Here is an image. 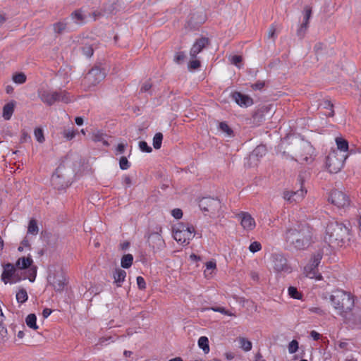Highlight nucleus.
<instances>
[{
    "label": "nucleus",
    "instance_id": "1",
    "mask_svg": "<svg viewBox=\"0 0 361 361\" xmlns=\"http://www.w3.org/2000/svg\"><path fill=\"white\" fill-rule=\"evenodd\" d=\"M312 229L307 224H297L286 231L287 243L297 250H303L311 243Z\"/></svg>",
    "mask_w": 361,
    "mask_h": 361
},
{
    "label": "nucleus",
    "instance_id": "2",
    "mask_svg": "<svg viewBox=\"0 0 361 361\" xmlns=\"http://www.w3.org/2000/svg\"><path fill=\"white\" fill-rule=\"evenodd\" d=\"M349 229L341 222L332 220L326 229L325 240L330 246L341 247L348 240Z\"/></svg>",
    "mask_w": 361,
    "mask_h": 361
},
{
    "label": "nucleus",
    "instance_id": "3",
    "mask_svg": "<svg viewBox=\"0 0 361 361\" xmlns=\"http://www.w3.org/2000/svg\"><path fill=\"white\" fill-rule=\"evenodd\" d=\"M330 301L338 314L345 317L354 307V300L351 295L345 291L337 290L330 295Z\"/></svg>",
    "mask_w": 361,
    "mask_h": 361
},
{
    "label": "nucleus",
    "instance_id": "4",
    "mask_svg": "<svg viewBox=\"0 0 361 361\" xmlns=\"http://www.w3.org/2000/svg\"><path fill=\"white\" fill-rule=\"evenodd\" d=\"M38 96L43 103L49 106H51L56 102L59 101L66 104L71 102L68 93L61 90L59 91H53L42 88L38 91Z\"/></svg>",
    "mask_w": 361,
    "mask_h": 361
},
{
    "label": "nucleus",
    "instance_id": "5",
    "mask_svg": "<svg viewBox=\"0 0 361 361\" xmlns=\"http://www.w3.org/2000/svg\"><path fill=\"white\" fill-rule=\"evenodd\" d=\"M313 151V147L310 143L301 142L297 146L295 157L292 159L301 164H309L314 160Z\"/></svg>",
    "mask_w": 361,
    "mask_h": 361
},
{
    "label": "nucleus",
    "instance_id": "6",
    "mask_svg": "<svg viewBox=\"0 0 361 361\" xmlns=\"http://www.w3.org/2000/svg\"><path fill=\"white\" fill-rule=\"evenodd\" d=\"M195 228L192 226L183 224H178L173 229V238L181 244H189L190 240L194 237Z\"/></svg>",
    "mask_w": 361,
    "mask_h": 361
},
{
    "label": "nucleus",
    "instance_id": "7",
    "mask_svg": "<svg viewBox=\"0 0 361 361\" xmlns=\"http://www.w3.org/2000/svg\"><path fill=\"white\" fill-rule=\"evenodd\" d=\"M65 168L60 165L51 176V183L54 188L57 190H63L67 188L70 184V180L63 173Z\"/></svg>",
    "mask_w": 361,
    "mask_h": 361
},
{
    "label": "nucleus",
    "instance_id": "8",
    "mask_svg": "<svg viewBox=\"0 0 361 361\" xmlns=\"http://www.w3.org/2000/svg\"><path fill=\"white\" fill-rule=\"evenodd\" d=\"M329 200L338 208H345L350 205L349 197L343 191L338 190L331 192Z\"/></svg>",
    "mask_w": 361,
    "mask_h": 361
},
{
    "label": "nucleus",
    "instance_id": "9",
    "mask_svg": "<svg viewBox=\"0 0 361 361\" xmlns=\"http://www.w3.org/2000/svg\"><path fill=\"white\" fill-rule=\"evenodd\" d=\"M347 158L348 155H343L340 159L337 158L335 152L329 154L326 159V165L329 172L334 173L338 172L343 168L344 161Z\"/></svg>",
    "mask_w": 361,
    "mask_h": 361
},
{
    "label": "nucleus",
    "instance_id": "10",
    "mask_svg": "<svg viewBox=\"0 0 361 361\" xmlns=\"http://www.w3.org/2000/svg\"><path fill=\"white\" fill-rule=\"evenodd\" d=\"M106 76V72L99 67L92 68L85 78V81L91 86H95Z\"/></svg>",
    "mask_w": 361,
    "mask_h": 361
},
{
    "label": "nucleus",
    "instance_id": "11",
    "mask_svg": "<svg viewBox=\"0 0 361 361\" xmlns=\"http://www.w3.org/2000/svg\"><path fill=\"white\" fill-rule=\"evenodd\" d=\"M200 209L204 212L216 214L221 208V202L219 200L212 197H203L199 203Z\"/></svg>",
    "mask_w": 361,
    "mask_h": 361
},
{
    "label": "nucleus",
    "instance_id": "12",
    "mask_svg": "<svg viewBox=\"0 0 361 361\" xmlns=\"http://www.w3.org/2000/svg\"><path fill=\"white\" fill-rule=\"evenodd\" d=\"M272 267L276 272L289 271L286 258L281 253H274L271 256Z\"/></svg>",
    "mask_w": 361,
    "mask_h": 361
},
{
    "label": "nucleus",
    "instance_id": "13",
    "mask_svg": "<svg viewBox=\"0 0 361 361\" xmlns=\"http://www.w3.org/2000/svg\"><path fill=\"white\" fill-rule=\"evenodd\" d=\"M267 152L266 147L264 145H258L249 155L247 158V162L245 163L249 167L255 166L257 164L259 158L265 155Z\"/></svg>",
    "mask_w": 361,
    "mask_h": 361
},
{
    "label": "nucleus",
    "instance_id": "14",
    "mask_svg": "<svg viewBox=\"0 0 361 361\" xmlns=\"http://www.w3.org/2000/svg\"><path fill=\"white\" fill-rule=\"evenodd\" d=\"M149 244L156 251H160L165 247V242L158 232L152 233L149 237Z\"/></svg>",
    "mask_w": 361,
    "mask_h": 361
},
{
    "label": "nucleus",
    "instance_id": "15",
    "mask_svg": "<svg viewBox=\"0 0 361 361\" xmlns=\"http://www.w3.org/2000/svg\"><path fill=\"white\" fill-rule=\"evenodd\" d=\"M16 270V265L11 263H7L6 264H5L4 266V271L1 274V280L5 283H7L8 281H10L11 283L16 282V280L13 279Z\"/></svg>",
    "mask_w": 361,
    "mask_h": 361
},
{
    "label": "nucleus",
    "instance_id": "16",
    "mask_svg": "<svg viewBox=\"0 0 361 361\" xmlns=\"http://www.w3.org/2000/svg\"><path fill=\"white\" fill-rule=\"evenodd\" d=\"M232 97L242 107H248L253 104V100L250 97L239 92H233Z\"/></svg>",
    "mask_w": 361,
    "mask_h": 361
},
{
    "label": "nucleus",
    "instance_id": "17",
    "mask_svg": "<svg viewBox=\"0 0 361 361\" xmlns=\"http://www.w3.org/2000/svg\"><path fill=\"white\" fill-rule=\"evenodd\" d=\"M238 219L245 229L252 230L255 227V221L250 214L242 212L238 214Z\"/></svg>",
    "mask_w": 361,
    "mask_h": 361
},
{
    "label": "nucleus",
    "instance_id": "18",
    "mask_svg": "<svg viewBox=\"0 0 361 361\" xmlns=\"http://www.w3.org/2000/svg\"><path fill=\"white\" fill-rule=\"evenodd\" d=\"M209 40L207 38L202 37L197 39L190 51V56L191 58H195L197 54L202 51V50L208 44Z\"/></svg>",
    "mask_w": 361,
    "mask_h": 361
},
{
    "label": "nucleus",
    "instance_id": "19",
    "mask_svg": "<svg viewBox=\"0 0 361 361\" xmlns=\"http://www.w3.org/2000/svg\"><path fill=\"white\" fill-rule=\"evenodd\" d=\"M66 277L62 274H56L53 278L51 284L56 291H62L66 284Z\"/></svg>",
    "mask_w": 361,
    "mask_h": 361
},
{
    "label": "nucleus",
    "instance_id": "20",
    "mask_svg": "<svg viewBox=\"0 0 361 361\" xmlns=\"http://www.w3.org/2000/svg\"><path fill=\"white\" fill-rule=\"evenodd\" d=\"M273 106L269 105V106H262L260 109H259L257 111H256L252 118V123L255 125H259L261 121H262L264 119V112H267L269 110H271Z\"/></svg>",
    "mask_w": 361,
    "mask_h": 361
},
{
    "label": "nucleus",
    "instance_id": "21",
    "mask_svg": "<svg viewBox=\"0 0 361 361\" xmlns=\"http://www.w3.org/2000/svg\"><path fill=\"white\" fill-rule=\"evenodd\" d=\"M305 274L310 279H316L317 280L322 279V276L318 273L317 267H312V265L307 264L305 267Z\"/></svg>",
    "mask_w": 361,
    "mask_h": 361
},
{
    "label": "nucleus",
    "instance_id": "22",
    "mask_svg": "<svg viewBox=\"0 0 361 361\" xmlns=\"http://www.w3.org/2000/svg\"><path fill=\"white\" fill-rule=\"evenodd\" d=\"M33 261L30 257H20L16 262V267L20 269H25L30 267Z\"/></svg>",
    "mask_w": 361,
    "mask_h": 361
},
{
    "label": "nucleus",
    "instance_id": "23",
    "mask_svg": "<svg viewBox=\"0 0 361 361\" xmlns=\"http://www.w3.org/2000/svg\"><path fill=\"white\" fill-rule=\"evenodd\" d=\"M126 276V272L121 269H116L113 274L114 282L117 284L118 286H121V283L124 281Z\"/></svg>",
    "mask_w": 361,
    "mask_h": 361
},
{
    "label": "nucleus",
    "instance_id": "24",
    "mask_svg": "<svg viewBox=\"0 0 361 361\" xmlns=\"http://www.w3.org/2000/svg\"><path fill=\"white\" fill-rule=\"evenodd\" d=\"M15 103L13 102L7 103L3 108V117L5 120H9L14 111Z\"/></svg>",
    "mask_w": 361,
    "mask_h": 361
},
{
    "label": "nucleus",
    "instance_id": "25",
    "mask_svg": "<svg viewBox=\"0 0 361 361\" xmlns=\"http://www.w3.org/2000/svg\"><path fill=\"white\" fill-rule=\"evenodd\" d=\"M335 142L338 149H339L341 152H346L348 151V142L345 139L342 137H337L335 139Z\"/></svg>",
    "mask_w": 361,
    "mask_h": 361
},
{
    "label": "nucleus",
    "instance_id": "26",
    "mask_svg": "<svg viewBox=\"0 0 361 361\" xmlns=\"http://www.w3.org/2000/svg\"><path fill=\"white\" fill-rule=\"evenodd\" d=\"M198 345L204 353L209 352V340L206 336H201L198 340Z\"/></svg>",
    "mask_w": 361,
    "mask_h": 361
},
{
    "label": "nucleus",
    "instance_id": "27",
    "mask_svg": "<svg viewBox=\"0 0 361 361\" xmlns=\"http://www.w3.org/2000/svg\"><path fill=\"white\" fill-rule=\"evenodd\" d=\"M133 261V257L131 254H126L123 256L121 259V267L124 269H128L131 267Z\"/></svg>",
    "mask_w": 361,
    "mask_h": 361
},
{
    "label": "nucleus",
    "instance_id": "28",
    "mask_svg": "<svg viewBox=\"0 0 361 361\" xmlns=\"http://www.w3.org/2000/svg\"><path fill=\"white\" fill-rule=\"evenodd\" d=\"M36 320H37L36 315L35 314H30L26 317V319H25L26 324L30 328L36 330L38 329V326L37 325Z\"/></svg>",
    "mask_w": 361,
    "mask_h": 361
},
{
    "label": "nucleus",
    "instance_id": "29",
    "mask_svg": "<svg viewBox=\"0 0 361 361\" xmlns=\"http://www.w3.org/2000/svg\"><path fill=\"white\" fill-rule=\"evenodd\" d=\"M16 300L18 303L23 304L27 301L28 296L25 289L21 288L16 293Z\"/></svg>",
    "mask_w": 361,
    "mask_h": 361
},
{
    "label": "nucleus",
    "instance_id": "30",
    "mask_svg": "<svg viewBox=\"0 0 361 361\" xmlns=\"http://www.w3.org/2000/svg\"><path fill=\"white\" fill-rule=\"evenodd\" d=\"M238 341H239L240 347L243 350L247 352V351H250L252 349V342L250 341L249 340H247L245 338H243V337H240L238 338Z\"/></svg>",
    "mask_w": 361,
    "mask_h": 361
},
{
    "label": "nucleus",
    "instance_id": "31",
    "mask_svg": "<svg viewBox=\"0 0 361 361\" xmlns=\"http://www.w3.org/2000/svg\"><path fill=\"white\" fill-rule=\"evenodd\" d=\"M26 78V75L23 73H16L13 74L12 77L13 81L18 85L25 83Z\"/></svg>",
    "mask_w": 361,
    "mask_h": 361
},
{
    "label": "nucleus",
    "instance_id": "32",
    "mask_svg": "<svg viewBox=\"0 0 361 361\" xmlns=\"http://www.w3.org/2000/svg\"><path fill=\"white\" fill-rule=\"evenodd\" d=\"M39 228L36 220L31 219L27 228V233L36 235L38 233Z\"/></svg>",
    "mask_w": 361,
    "mask_h": 361
},
{
    "label": "nucleus",
    "instance_id": "33",
    "mask_svg": "<svg viewBox=\"0 0 361 361\" xmlns=\"http://www.w3.org/2000/svg\"><path fill=\"white\" fill-rule=\"evenodd\" d=\"M163 135L161 133H157L153 137V147L156 149H159L161 147Z\"/></svg>",
    "mask_w": 361,
    "mask_h": 361
},
{
    "label": "nucleus",
    "instance_id": "34",
    "mask_svg": "<svg viewBox=\"0 0 361 361\" xmlns=\"http://www.w3.org/2000/svg\"><path fill=\"white\" fill-rule=\"evenodd\" d=\"M62 135L67 140H72L75 136V131L73 128H64L62 131Z\"/></svg>",
    "mask_w": 361,
    "mask_h": 361
},
{
    "label": "nucleus",
    "instance_id": "35",
    "mask_svg": "<svg viewBox=\"0 0 361 361\" xmlns=\"http://www.w3.org/2000/svg\"><path fill=\"white\" fill-rule=\"evenodd\" d=\"M312 8L310 6H305L304 8V18L302 25L308 27L309 20L311 17Z\"/></svg>",
    "mask_w": 361,
    "mask_h": 361
},
{
    "label": "nucleus",
    "instance_id": "36",
    "mask_svg": "<svg viewBox=\"0 0 361 361\" xmlns=\"http://www.w3.org/2000/svg\"><path fill=\"white\" fill-rule=\"evenodd\" d=\"M55 32L61 34L67 30V24L64 22H59L54 25Z\"/></svg>",
    "mask_w": 361,
    "mask_h": 361
},
{
    "label": "nucleus",
    "instance_id": "37",
    "mask_svg": "<svg viewBox=\"0 0 361 361\" xmlns=\"http://www.w3.org/2000/svg\"><path fill=\"white\" fill-rule=\"evenodd\" d=\"M34 135L35 139L39 142L42 143L44 142V136L43 129L41 128H37L35 129Z\"/></svg>",
    "mask_w": 361,
    "mask_h": 361
},
{
    "label": "nucleus",
    "instance_id": "38",
    "mask_svg": "<svg viewBox=\"0 0 361 361\" xmlns=\"http://www.w3.org/2000/svg\"><path fill=\"white\" fill-rule=\"evenodd\" d=\"M322 258V255L320 252H317L312 256L309 264L317 268L318 265L321 262Z\"/></svg>",
    "mask_w": 361,
    "mask_h": 361
},
{
    "label": "nucleus",
    "instance_id": "39",
    "mask_svg": "<svg viewBox=\"0 0 361 361\" xmlns=\"http://www.w3.org/2000/svg\"><path fill=\"white\" fill-rule=\"evenodd\" d=\"M104 134L101 132H96L92 133V141L97 142H101L102 141L104 145H108V142L105 140H104Z\"/></svg>",
    "mask_w": 361,
    "mask_h": 361
},
{
    "label": "nucleus",
    "instance_id": "40",
    "mask_svg": "<svg viewBox=\"0 0 361 361\" xmlns=\"http://www.w3.org/2000/svg\"><path fill=\"white\" fill-rule=\"evenodd\" d=\"M305 193L306 190H303L302 188L297 191H292V194L294 197V202H298L301 200L304 197Z\"/></svg>",
    "mask_w": 361,
    "mask_h": 361
},
{
    "label": "nucleus",
    "instance_id": "41",
    "mask_svg": "<svg viewBox=\"0 0 361 361\" xmlns=\"http://www.w3.org/2000/svg\"><path fill=\"white\" fill-rule=\"evenodd\" d=\"M219 129L228 136H231L233 133L232 129L225 122H221L219 123Z\"/></svg>",
    "mask_w": 361,
    "mask_h": 361
},
{
    "label": "nucleus",
    "instance_id": "42",
    "mask_svg": "<svg viewBox=\"0 0 361 361\" xmlns=\"http://www.w3.org/2000/svg\"><path fill=\"white\" fill-rule=\"evenodd\" d=\"M288 294L289 295L294 298V299H300L301 297H302V295L300 293H299L297 290L296 288L293 287V286H290L288 288Z\"/></svg>",
    "mask_w": 361,
    "mask_h": 361
},
{
    "label": "nucleus",
    "instance_id": "43",
    "mask_svg": "<svg viewBox=\"0 0 361 361\" xmlns=\"http://www.w3.org/2000/svg\"><path fill=\"white\" fill-rule=\"evenodd\" d=\"M82 54L87 58L91 57L93 55V48L91 45H85L82 47Z\"/></svg>",
    "mask_w": 361,
    "mask_h": 361
},
{
    "label": "nucleus",
    "instance_id": "44",
    "mask_svg": "<svg viewBox=\"0 0 361 361\" xmlns=\"http://www.w3.org/2000/svg\"><path fill=\"white\" fill-rule=\"evenodd\" d=\"M119 166L121 169L126 170L130 168V164L126 157H121L119 160Z\"/></svg>",
    "mask_w": 361,
    "mask_h": 361
},
{
    "label": "nucleus",
    "instance_id": "45",
    "mask_svg": "<svg viewBox=\"0 0 361 361\" xmlns=\"http://www.w3.org/2000/svg\"><path fill=\"white\" fill-rule=\"evenodd\" d=\"M261 249H262V245L257 241H255V242L252 243L249 246V250L253 253L259 251Z\"/></svg>",
    "mask_w": 361,
    "mask_h": 361
},
{
    "label": "nucleus",
    "instance_id": "46",
    "mask_svg": "<svg viewBox=\"0 0 361 361\" xmlns=\"http://www.w3.org/2000/svg\"><path fill=\"white\" fill-rule=\"evenodd\" d=\"M298 349V342L296 340H293L288 345V352L290 353H295Z\"/></svg>",
    "mask_w": 361,
    "mask_h": 361
},
{
    "label": "nucleus",
    "instance_id": "47",
    "mask_svg": "<svg viewBox=\"0 0 361 361\" xmlns=\"http://www.w3.org/2000/svg\"><path fill=\"white\" fill-rule=\"evenodd\" d=\"M140 149L145 152L149 153L152 151L151 147L148 146L147 143L145 141H140L139 142Z\"/></svg>",
    "mask_w": 361,
    "mask_h": 361
},
{
    "label": "nucleus",
    "instance_id": "48",
    "mask_svg": "<svg viewBox=\"0 0 361 361\" xmlns=\"http://www.w3.org/2000/svg\"><path fill=\"white\" fill-rule=\"evenodd\" d=\"M71 17L76 23H80L83 20V16L78 11L73 12L71 15Z\"/></svg>",
    "mask_w": 361,
    "mask_h": 361
},
{
    "label": "nucleus",
    "instance_id": "49",
    "mask_svg": "<svg viewBox=\"0 0 361 361\" xmlns=\"http://www.w3.org/2000/svg\"><path fill=\"white\" fill-rule=\"evenodd\" d=\"M209 309L213 310V311H214V312H221V313H222V314H224L225 315H228V316L233 315L231 312H229L228 310H226L223 307H212Z\"/></svg>",
    "mask_w": 361,
    "mask_h": 361
},
{
    "label": "nucleus",
    "instance_id": "50",
    "mask_svg": "<svg viewBox=\"0 0 361 361\" xmlns=\"http://www.w3.org/2000/svg\"><path fill=\"white\" fill-rule=\"evenodd\" d=\"M185 58V54L183 52H178L174 56V61L176 63H182Z\"/></svg>",
    "mask_w": 361,
    "mask_h": 361
},
{
    "label": "nucleus",
    "instance_id": "51",
    "mask_svg": "<svg viewBox=\"0 0 361 361\" xmlns=\"http://www.w3.org/2000/svg\"><path fill=\"white\" fill-rule=\"evenodd\" d=\"M127 147L126 143H119L116 148V154H121L125 152V149Z\"/></svg>",
    "mask_w": 361,
    "mask_h": 361
},
{
    "label": "nucleus",
    "instance_id": "52",
    "mask_svg": "<svg viewBox=\"0 0 361 361\" xmlns=\"http://www.w3.org/2000/svg\"><path fill=\"white\" fill-rule=\"evenodd\" d=\"M200 66V62L198 60H192L188 64V68L190 70H195Z\"/></svg>",
    "mask_w": 361,
    "mask_h": 361
},
{
    "label": "nucleus",
    "instance_id": "53",
    "mask_svg": "<svg viewBox=\"0 0 361 361\" xmlns=\"http://www.w3.org/2000/svg\"><path fill=\"white\" fill-rule=\"evenodd\" d=\"M283 198L290 203L294 202V197L292 194V191H284L283 192Z\"/></svg>",
    "mask_w": 361,
    "mask_h": 361
},
{
    "label": "nucleus",
    "instance_id": "54",
    "mask_svg": "<svg viewBox=\"0 0 361 361\" xmlns=\"http://www.w3.org/2000/svg\"><path fill=\"white\" fill-rule=\"evenodd\" d=\"M137 283L140 289L144 290L146 288L145 281L143 277L137 276Z\"/></svg>",
    "mask_w": 361,
    "mask_h": 361
},
{
    "label": "nucleus",
    "instance_id": "55",
    "mask_svg": "<svg viewBox=\"0 0 361 361\" xmlns=\"http://www.w3.org/2000/svg\"><path fill=\"white\" fill-rule=\"evenodd\" d=\"M30 274L29 276V281L30 282H33L36 278L37 275V267H32L30 269Z\"/></svg>",
    "mask_w": 361,
    "mask_h": 361
},
{
    "label": "nucleus",
    "instance_id": "56",
    "mask_svg": "<svg viewBox=\"0 0 361 361\" xmlns=\"http://www.w3.org/2000/svg\"><path fill=\"white\" fill-rule=\"evenodd\" d=\"M171 214L175 219H179L183 216V212L180 209H173L171 211Z\"/></svg>",
    "mask_w": 361,
    "mask_h": 361
},
{
    "label": "nucleus",
    "instance_id": "57",
    "mask_svg": "<svg viewBox=\"0 0 361 361\" xmlns=\"http://www.w3.org/2000/svg\"><path fill=\"white\" fill-rule=\"evenodd\" d=\"M307 28V26H305L304 25H301L297 31L298 36L300 38H302L305 35Z\"/></svg>",
    "mask_w": 361,
    "mask_h": 361
},
{
    "label": "nucleus",
    "instance_id": "58",
    "mask_svg": "<svg viewBox=\"0 0 361 361\" xmlns=\"http://www.w3.org/2000/svg\"><path fill=\"white\" fill-rule=\"evenodd\" d=\"M264 85L265 83L264 81H257V82L252 84L251 87L255 90H262L264 87Z\"/></svg>",
    "mask_w": 361,
    "mask_h": 361
},
{
    "label": "nucleus",
    "instance_id": "59",
    "mask_svg": "<svg viewBox=\"0 0 361 361\" xmlns=\"http://www.w3.org/2000/svg\"><path fill=\"white\" fill-rule=\"evenodd\" d=\"M231 63L235 66H238L242 61V57L238 55H235L231 57Z\"/></svg>",
    "mask_w": 361,
    "mask_h": 361
},
{
    "label": "nucleus",
    "instance_id": "60",
    "mask_svg": "<svg viewBox=\"0 0 361 361\" xmlns=\"http://www.w3.org/2000/svg\"><path fill=\"white\" fill-rule=\"evenodd\" d=\"M151 87H152L151 82L149 81H147L142 85V86L141 87V91L145 92H147L150 90Z\"/></svg>",
    "mask_w": 361,
    "mask_h": 361
},
{
    "label": "nucleus",
    "instance_id": "61",
    "mask_svg": "<svg viewBox=\"0 0 361 361\" xmlns=\"http://www.w3.org/2000/svg\"><path fill=\"white\" fill-rule=\"evenodd\" d=\"M276 32V28L274 25L271 26L269 31H268V37L269 38H274V35Z\"/></svg>",
    "mask_w": 361,
    "mask_h": 361
},
{
    "label": "nucleus",
    "instance_id": "62",
    "mask_svg": "<svg viewBox=\"0 0 361 361\" xmlns=\"http://www.w3.org/2000/svg\"><path fill=\"white\" fill-rule=\"evenodd\" d=\"M310 311L321 315L324 314V311L319 307H311Z\"/></svg>",
    "mask_w": 361,
    "mask_h": 361
},
{
    "label": "nucleus",
    "instance_id": "63",
    "mask_svg": "<svg viewBox=\"0 0 361 361\" xmlns=\"http://www.w3.org/2000/svg\"><path fill=\"white\" fill-rule=\"evenodd\" d=\"M52 312V310L49 308H44L42 312V316L44 318H47L51 313Z\"/></svg>",
    "mask_w": 361,
    "mask_h": 361
},
{
    "label": "nucleus",
    "instance_id": "64",
    "mask_svg": "<svg viewBox=\"0 0 361 361\" xmlns=\"http://www.w3.org/2000/svg\"><path fill=\"white\" fill-rule=\"evenodd\" d=\"M310 336L312 337V338L314 341L319 340V337H320V334L319 333H317V331H312L310 332Z\"/></svg>",
    "mask_w": 361,
    "mask_h": 361
}]
</instances>
